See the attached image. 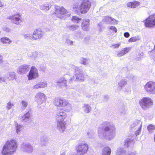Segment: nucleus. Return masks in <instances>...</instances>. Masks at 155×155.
<instances>
[{"instance_id": "obj_1", "label": "nucleus", "mask_w": 155, "mask_h": 155, "mask_svg": "<svg viewBox=\"0 0 155 155\" xmlns=\"http://www.w3.org/2000/svg\"><path fill=\"white\" fill-rule=\"evenodd\" d=\"M71 67L72 69L74 70V75L73 77H71L69 79L68 78L69 76L68 74H66L64 77L60 78L58 81L57 83L58 85L61 86H67V81L69 80V82H71L72 81H83L84 80V74H83L82 71L80 67H78L74 65H71Z\"/></svg>"}, {"instance_id": "obj_2", "label": "nucleus", "mask_w": 155, "mask_h": 155, "mask_svg": "<svg viewBox=\"0 0 155 155\" xmlns=\"http://www.w3.org/2000/svg\"><path fill=\"white\" fill-rule=\"evenodd\" d=\"M102 124L103 126V130L102 132L98 130L99 137H103L110 140L112 139L115 137V128L114 125L107 122H103Z\"/></svg>"}, {"instance_id": "obj_3", "label": "nucleus", "mask_w": 155, "mask_h": 155, "mask_svg": "<svg viewBox=\"0 0 155 155\" xmlns=\"http://www.w3.org/2000/svg\"><path fill=\"white\" fill-rule=\"evenodd\" d=\"M17 147V142L15 140H8L3 146L2 153L3 155H11L16 151Z\"/></svg>"}, {"instance_id": "obj_4", "label": "nucleus", "mask_w": 155, "mask_h": 155, "mask_svg": "<svg viewBox=\"0 0 155 155\" xmlns=\"http://www.w3.org/2000/svg\"><path fill=\"white\" fill-rule=\"evenodd\" d=\"M66 117V112L63 110L58 111L56 113L57 129L61 132H63L65 129L66 123L64 120Z\"/></svg>"}, {"instance_id": "obj_5", "label": "nucleus", "mask_w": 155, "mask_h": 155, "mask_svg": "<svg viewBox=\"0 0 155 155\" xmlns=\"http://www.w3.org/2000/svg\"><path fill=\"white\" fill-rule=\"evenodd\" d=\"M139 103L144 110H147L151 108L153 104V100L149 97H144L139 101Z\"/></svg>"}, {"instance_id": "obj_6", "label": "nucleus", "mask_w": 155, "mask_h": 155, "mask_svg": "<svg viewBox=\"0 0 155 155\" xmlns=\"http://www.w3.org/2000/svg\"><path fill=\"white\" fill-rule=\"evenodd\" d=\"M91 7V5L89 1L88 0H84L82 1L81 5L78 7L77 5H74L73 8H78V9L82 14H84L87 13L88 11Z\"/></svg>"}, {"instance_id": "obj_7", "label": "nucleus", "mask_w": 155, "mask_h": 155, "mask_svg": "<svg viewBox=\"0 0 155 155\" xmlns=\"http://www.w3.org/2000/svg\"><path fill=\"white\" fill-rule=\"evenodd\" d=\"M88 149V145L84 142L80 143L76 147L78 154L83 155L87 151Z\"/></svg>"}, {"instance_id": "obj_8", "label": "nucleus", "mask_w": 155, "mask_h": 155, "mask_svg": "<svg viewBox=\"0 0 155 155\" xmlns=\"http://www.w3.org/2000/svg\"><path fill=\"white\" fill-rule=\"evenodd\" d=\"M142 124V122L141 121L137 120L134 121L130 124V128L131 129H133L134 128L137 129L135 132V134L136 136L140 133Z\"/></svg>"}, {"instance_id": "obj_9", "label": "nucleus", "mask_w": 155, "mask_h": 155, "mask_svg": "<svg viewBox=\"0 0 155 155\" xmlns=\"http://www.w3.org/2000/svg\"><path fill=\"white\" fill-rule=\"evenodd\" d=\"M144 24L147 28L155 27V14L150 15L144 21Z\"/></svg>"}, {"instance_id": "obj_10", "label": "nucleus", "mask_w": 155, "mask_h": 155, "mask_svg": "<svg viewBox=\"0 0 155 155\" xmlns=\"http://www.w3.org/2000/svg\"><path fill=\"white\" fill-rule=\"evenodd\" d=\"M55 15L57 17L61 18L63 17V15L67 13L68 11L65 9L63 7L60 8L57 6H55Z\"/></svg>"}, {"instance_id": "obj_11", "label": "nucleus", "mask_w": 155, "mask_h": 155, "mask_svg": "<svg viewBox=\"0 0 155 155\" xmlns=\"http://www.w3.org/2000/svg\"><path fill=\"white\" fill-rule=\"evenodd\" d=\"M54 102L55 105L59 107H64L69 104L67 100L61 97L55 98Z\"/></svg>"}, {"instance_id": "obj_12", "label": "nucleus", "mask_w": 155, "mask_h": 155, "mask_svg": "<svg viewBox=\"0 0 155 155\" xmlns=\"http://www.w3.org/2000/svg\"><path fill=\"white\" fill-rule=\"evenodd\" d=\"M144 88L148 93L155 94V82H149L144 86Z\"/></svg>"}, {"instance_id": "obj_13", "label": "nucleus", "mask_w": 155, "mask_h": 155, "mask_svg": "<svg viewBox=\"0 0 155 155\" xmlns=\"http://www.w3.org/2000/svg\"><path fill=\"white\" fill-rule=\"evenodd\" d=\"M38 76V69L35 67L32 66L31 68L28 77L29 80L34 79Z\"/></svg>"}, {"instance_id": "obj_14", "label": "nucleus", "mask_w": 155, "mask_h": 155, "mask_svg": "<svg viewBox=\"0 0 155 155\" xmlns=\"http://www.w3.org/2000/svg\"><path fill=\"white\" fill-rule=\"evenodd\" d=\"M36 101L38 104H41L45 102V95L41 92L38 93L35 96Z\"/></svg>"}, {"instance_id": "obj_15", "label": "nucleus", "mask_w": 155, "mask_h": 155, "mask_svg": "<svg viewBox=\"0 0 155 155\" xmlns=\"http://www.w3.org/2000/svg\"><path fill=\"white\" fill-rule=\"evenodd\" d=\"M21 148L23 151L28 153L31 152L33 150L32 146L29 143H23L21 146Z\"/></svg>"}, {"instance_id": "obj_16", "label": "nucleus", "mask_w": 155, "mask_h": 155, "mask_svg": "<svg viewBox=\"0 0 155 155\" xmlns=\"http://www.w3.org/2000/svg\"><path fill=\"white\" fill-rule=\"evenodd\" d=\"M30 69V66L27 65H22L20 66L18 70V73L23 74L28 71Z\"/></svg>"}, {"instance_id": "obj_17", "label": "nucleus", "mask_w": 155, "mask_h": 155, "mask_svg": "<svg viewBox=\"0 0 155 155\" xmlns=\"http://www.w3.org/2000/svg\"><path fill=\"white\" fill-rule=\"evenodd\" d=\"M102 21L107 24H115L117 23L115 19L109 16L104 17Z\"/></svg>"}, {"instance_id": "obj_18", "label": "nucleus", "mask_w": 155, "mask_h": 155, "mask_svg": "<svg viewBox=\"0 0 155 155\" xmlns=\"http://www.w3.org/2000/svg\"><path fill=\"white\" fill-rule=\"evenodd\" d=\"M43 35V32L41 29H38L35 31L33 34V38L35 39H40L41 38Z\"/></svg>"}, {"instance_id": "obj_19", "label": "nucleus", "mask_w": 155, "mask_h": 155, "mask_svg": "<svg viewBox=\"0 0 155 155\" xmlns=\"http://www.w3.org/2000/svg\"><path fill=\"white\" fill-rule=\"evenodd\" d=\"M89 20L88 19L84 20L81 25L82 29L84 31H88L89 29Z\"/></svg>"}, {"instance_id": "obj_20", "label": "nucleus", "mask_w": 155, "mask_h": 155, "mask_svg": "<svg viewBox=\"0 0 155 155\" xmlns=\"http://www.w3.org/2000/svg\"><path fill=\"white\" fill-rule=\"evenodd\" d=\"M30 117V113L29 111L27 112L23 116H21L19 118L22 122L25 123L29 121Z\"/></svg>"}, {"instance_id": "obj_21", "label": "nucleus", "mask_w": 155, "mask_h": 155, "mask_svg": "<svg viewBox=\"0 0 155 155\" xmlns=\"http://www.w3.org/2000/svg\"><path fill=\"white\" fill-rule=\"evenodd\" d=\"M10 18L12 20V22L16 25H18L21 22L20 18L17 15H14L11 16Z\"/></svg>"}, {"instance_id": "obj_22", "label": "nucleus", "mask_w": 155, "mask_h": 155, "mask_svg": "<svg viewBox=\"0 0 155 155\" xmlns=\"http://www.w3.org/2000/svg\"><path fill=\"white\" fill-rule=\"evenodd\" d=\"M130 50V47H127L124 48L117 54V56L118 57H120L123 56L128 52Z\"/></svg>"}, {"instance_id": "obj_23", "label": "nucleus", "mask_w": 155, "mask_h": 155, "mask_svg": "<svg viewBox=\"0 0 155 155\" xmlns=\"http://www.w3.org/2000/svg\"><path fill=\"white\" fill-rule=\"evenodd\" d=\"M140 3L137 1H134L133 2H128L127 4V6L128 7L135 8L140 5Z\"/></svg>"}, {"instance_id": "obj_24", "label": "nucleus", "mask_w": 155, "mask_h": 155, "mask_svg": "<svg viewBox=\"0 0 155 155\" xmlns=\"http://www.w3.org/2000/svg\"><path fill=\"white\" fill-rule=\"evenodd\" d=\"M15 72H12L7 74L5 76V77L6 79H7V81L8 80L12 81L15 78Z\"/></svg>"}, {"instance_id": "obj_25", "label": "nucleus", "mask_w": 155, "mask_h": 155, "mask_svg": "<svg viewBox=\"0 0 155 155\" xmlns=\"http://www.w3.org/2000/svg\"><path fill=\"white\" fill-rule=\"evenodd\" d=\"M134 143V141L133 139L127 138L124 140V145L127 147H128L129 146H132Z\"/></svg>"}, {"instance_id": "obj_26", "label": "nucleus", "mask_w": 155, "mask_h": 155, "mask_svg": "<svg viewBox=\"0 0 155 155\" xmlns=\"http://www.w3.org/2000/svg\"><path fill=\"white\" fill-rule=\"evenodd\" d=\"M111 153V149L109 147H104L102 151V154L105 155H110Z\"/></svg>"}, {"instance_id": "obj_27", "label": "nucleus", "mask_w": 155, "mask_h": 155, "mask_svg": "<svg viewBox=\"0 0 155 155\" xmlns=\"http://www.w3.org/2000/svg\"><path fill=\"white\" fill-rule=\"evenodd\" d=\"M83 111L86 113H89L91 110V107L88 104H84L82 107Z\"/></svg>"}, {"instance_id": "obj_28", "label": "nucleus", "mask_w": 155, "mask_h": 155, "mask_svg": "<svg viewBox=\"0 0 155 155\" xmlns=\"http://www.w3.org/2000/svg\"><path fill=\"white\" fill-rule=\"evenodd\" d=\"M127 83V80L126 79H123L120 81L118 83V85L119 86V87L118 88V90H121L122 87L126 85Z\"/></svg>"}, {"instance_id": "obj_29", "label": "nucleus", "mask_w": 155, "mask_h": 155, "mask_svg": "<svg viewBox=\"0 0 155 155\" xmlns=\"http://www.w3.org/2000/svg\"><path fill=\"white\" fill-rule=\"evenodd\" d=\"M116 155H125V151L122 147L118 148L116 151Z\"/></svg>"}, {"instance_id": "obj_30", "label": "nucleus", "mask_w": 155, "mask_h": 155, "mask_svg": "<svg viewBox=\"0 0 155 155\" xmlns=\"http://www.w3.org/2000/svg\"><path fill=\"white\" fill-rule=\"evenodd\" d=\"M52 6V5L49 6V5L47 4L42 5L40 6V9L45 11H48L51 8Z\"/></svg>"}, {"instance_id": "obj_31", "label": "nucleus", "mask_w": 155, "mask_h": 155, "mask_svg": "<svg viewBox=\"0 0 155 155\" xmlns=\"http://www.w3.org/2000/svg\"><path fill=\"white\" fill-rule=\"evenodd\" d=\"M119 112L121 114L125 115L127 114V107L126 106L121 107L119 109Z\"/></svg>"}, {"instance_id": "obj_32", "label": "nucleus", "mask_w": 155, "mask_h": 155, "mask_svg": "<svg viewBox=\"0 0 155 155\" xmlns=\"http://www.w3.org/2000/svg\"><path fill=\"white\" fill-rule=\"evenodd\" d=\"M1 41L3 44H10L12 42L11 40L6 37L2 38L1 39Z\"/></svg>"}, {"instance_id": "obj_33", "label": "nucleus", "mask_w": 155, "mask_h": 155, "mask_svg": "<svg viewBox=\"0 0 155 155\" xmlns=\"http://www.w3.org/2000/svg\"><path fill=\"white\" fill-rule=\"evenodd\" d=\"M147 128L149 133H152L155 130V125L150 124L147 126Z\"/></svg>"}, {"instance_id": "obj_34", "label": "nucleus", "mask_w": 155, "mask_h": 155, "mask_svg": "<svg viewBox=\"0 0 155 155\" xmlns=\"http://www.w3.org/2000/svg\"><path fill=\"white\" fill-rule=\"evenodd\" d=\"M79 27L78 26L76 25H69L67 26V28L70 31H74L77 30Z\"/></svg>"}, {"instance_id": "obj_35", "label": "nucleus", "mask_w": 155, "mask_h": 155, "mask_svg": "<svg viewBox=\"0 0 155 155\" xmlns=\"http://www.w3.org/2000/svg\"><path fill=\"white\" fill-rule=\"evenodd\" d=\"M24 38L25 39L32 40H33V36L32 34L27 33L23 35Z\"/></svg>"}, {"instance_id": "obj_36", "label": "nucleus", "mask_w": 155, "mask_h": 155, "mask_svg": "<svg viewBox=\"0 0 155 155\" xmlns=\"http://www.w3.org/2000/svg\"><path fill=\"white\" fill-rule=\"evenodd\" d=\"M21 104H22V106L21 107V109L22 110H24L27 106L28 103L25 100H23L21 101Z\"/></svg>"}, {"instance_id": "obj_37", "label": "nucleus", "mask_w": 155, "mask_h": 155, "mask_svg": "<svg viewBox=\"0 0 155 155\" xmlns=\"http://www.w3.org/2000/svg\"><path fill=\"white\" fill-rule=\"evenodd\" d=\"M15 127L16 132L18 134L23 129V126L18 124L16 125Z\"/></svg>"}, {"instance_id": "obj_38", "label": "nucleus", "mask_w": 155, "mask_h": 155, "mask_svg": "<svg viewBox=\"0 0 155 155\" xmlns=\"http://www.w3.org/2000/svg\"><path fill=\"white\" fill-rule=\"evenodd\" d=\"M81 64L85 65H87L89 64V63L88 60L86 58H81L80 59Z\"/></svg>"}, {"instance_id": "obj_39", "label": "nucleus", "mask_w": 155, "mask_h": 155, "mask_svg": "<svg viewBox=\"0 0 155 155\" xmlns=\"http://www.w3.org/2000/svg\"><path fill=\"white\" fill-rule=\"evenodd\" d=\"M81 20V18H79L77 16H73L72 19V21H74L77 23H79L80 21Z\"/></svg>"}, {"instance_id": "obj_40", "label": "nucleus", "mask_w": 155, "mask_h": 155, "mask_svg": "<svg viewBox=\"0 0 155 155\" xmlns=\"http://www.w3.org/2000/svg\"><path fill=\"white\" fill-rule=\"evenodd\" d=\"M140 40V38L139 37L137 36L133 37L130 38L129 40V42H134L136 41L139 40Z\"/></svg>"}, {"instance_id": "obj_41", "label": "nucleus", "mask_w": 155, "mask_h": 155, "mask_svg": "<svg viewBox=\"0 0 155 155\" xmlns=\"http://www.w3.org/2000/svg\"><path fill=\"white\" fill-rule=\"evenodd\" d=\"M40 88H43L46 87L47 86V84L46 82H39Z\"/></svg>"}, {"instance_id": "obj_42", "label": "nucleus", "mask_w": 155, "mask_h": 155, "mask_svg": "<svg viewBox=\"0 0 155 155\" xmlns=\"http://www.w3.org/2000/svg\"><path fill=\"white\" fill-rule=\"evenodd\" d=\"M14 106V104L13 103H12L10 102H8L6 105V108L8 110H9L11 109L12 107Z\"/></svg>"}, {"instance_id": "obj_43", "label": "nucleus", "mask_w": 155, "mask_h": 155, "mask_svg": "<svg viewBox=\"0 0 155 155\" xmlns=\"http://www.w3.org/2000/svg\"><path fill=\"white\" fill-rule=\"evenodd\" d=\"M139 57L137 58V60H140L144 57L143 53V52L139 53L138 55Z\"/></svg>"}, {"instance_id": "obj_44", "label": "nucleus", "mask_w": 155, "mask_h": 155, "mask_svg": "<svg viewBox=\"0 0 155 155\" xmlns=\"http://www.w3.org/2000/svg\"><path fill=\"white\" fill-rule=\"evenodd\" d=\"M108 28L109 29L112 30L115 32H117V29L114 26H108Z\"/></svg>"}, {"instance_id": "obj_45", "label": "nucleus", "mask_w": 155, "mask_h": 155, "mask_svg": "<svg viewBox=\"0 0 155 155\" xmlns=\"http://www.w3.org/2000/svg\"><path fill=\"white\" fill-rule=\"evenodd\" d=\"M66 42L69 45H70L71 46L73 45V41L69 39H66Z\"/></svg>"}, {"instance_id": "obj_46", "label": "nucleus", "mask_w": 155, "mask_h": 155, "mask_svg": "<svg viewBox=\"0 0 155 155\" xmlns=\"http://www.w3.org/2000/svg\"><path fill=\"white\" fill-rule=\"evenodd\" d=\"M7 81V79L5 77V76L4 77H2L0 76V82H5Z\"/></svg>"}, {"instance_id": "obj_47", "label": "nucleus", "mask_w": 155, "mask_h": 155, "mask_svg": "<svg viewBox=\"0 0 155 155\" xmlns=\"http://www.w3.org/2000/svg\"><path fill=\"white\" fill-rule=\"evenodd\" d=\"M81 34V32L80 31H77L74 34V36L76 37H79L80 35Z\"/></svg>"}, {"instance_id": "obj_48", "label": "nucleus", "mask_w": 155, "mask_h": 155, "mask_svg": "<svg viewBox=\"0 0 155 155\" xmlns=\"http://www.w3.org/2000/svg\"><path fill=\"white\" fill-rule=\"evenodd\" d=\"M32 55L31 57L32 58L35 59L37 58L38 56V52L37 51H34L32 53Z\"/></svg>"}, {"instance_id": "obj_49", "label": "nucleus", "mask_w": 155, "mask_h": 155, "mask_svg": "<svg viewBox=\"0 0 155 155\" xmlns=\"http://www.w3.org/2000/svg\"><path fill=\"white\" fill-rule=\"evenodd\" d=\"M120 46V44H117L112 45L110 46V47L113 48H118Z\"/></svg>"}, {"instance_id": "obj_50", "label": "nucleus", "mask_w": 155, "mask_h": 155, "mask_svg": "<svg viewBox=\"0 0 155 155\" xmlns=\"http://www.w3.org/2000/svg\"><path fill=\"white\" fill-rule=\"evenodd\" d=\"M137 153L136 151H128L126 154V155H136Z\"/></svg>"}, {"instance_id": "obj_51", "label": "nucleus", "mask_w": 155, "mask_h": 155, "mask_svg": "<svg viewBox=\"0 0 155 155\" xmlns=\"http://www.w3.org/2000/svg\"><path fill=\"white\" fill-rule=\"evenodd\" d=\"M152 52L153 54L151 55V58L155 61V49L152 50Z\"/></svg>"}, {"instance_id": "obj_52", "label": "nucleus", "mask_w": 155, "mask_h": 155, "mask_svg": "<svg viewBox=\"0 0 155 155\" xmlns=\"http://www.w3.org/2000/svg\"><path fill=\"white\" fill-rule=\"evenodd\" d=\"M127 78L131 81L135 80V77L134 76L130 75L128 76Z\"/></svg>"}, {"instance_id": "obj_53", "label": "nucleus", "mask_w": 155, "mask_h": 155, "mask_svg": "<svg viewBox=\"0 0 155 155\" xmlns=\"http://www.w3.org/2000/svg\"><path fill=\"white\" fill-rule=\"evenodd\" d=\"M40 86L39 85V83L36 84L35 85L33 86L32 88L34 89H37L40 88Z\"/></svg>"}, {"instance_id": "obj_54", "label": "nucleus", "mask_w": 155, "mask_h": 155, "mask_svg": "<svg viewBox=\"0 0 155 155\" xmlns=\"http://www.w3.org/2000/svg\"><path fill=\"white\" fill-rule=\"evenodd\" d=\"M3 30H4V31H6V32H9L11 31V29L7 27H4V28H3Z\"/></svg>"}, {"instance_id": "obj_55", "label": "nucleus", "mask_w": 155, "mask_h": 155, "mask_svg": "<svg viewBox=\"0 0 155 155\" xmlns=\"http://www.w3.org/2000/svg\"><path fill=\"white\" fill-rule=\"evenodd\" d=\"M104 102H106L108 100L109 97L107 95H105L104 96Z\"/></svg>"}, {"instance_id": "obj_56", "label": "nucleus", "mask_w": 155, "mask_h": 155, "mask_svg": "<svg viewBox=\"0 0 155 155\" xmlns=\"http://www.w3.org/2000/svg\"><path fill=\"white\" fill-rule=\"evenodd\" d=\"M3 62V56L2 55L0 54V64H2Z\"/></svg>"}, {"instance_id": "obj_57", "label": "nucleus", "mask_w": 155, "mask_h": 155, "mask_svg": "<svg viewBox=\"0 0 155 155\" xmlns=\"http://www.w3.org/2000/svg\"><path fill=\"white\" fill-rule=\"evenodd\" d=\"M124 35L125 37L128 38L130 36V34L128 32H126L124 33Z\"/></svg>"}, {"instance_id": "obj_58", "label": "nucleus", "mask_w": 155, "mask_h": 155, "mask_svg": "<svg viewBox=\"0 0 155 155\" xmlns=\"http://www.w3.org/2000/svg\"><path fill=\"white\" fill-rule=\"evenodd\" d=\"M84 40L86 42H87L90 39V37L88 36L85 37L84 38Z\"/></svg>"}, {"instance_id": "obj_59", "label": "nucleus", "mask_w": 155, "mask_h": 155, "mask_svg": "<svg viewBox=\"0 0 155 155\" xmlns=\"http://www.w3.org/2000/svg\"><path fill=\"white\" fill-rule=\"evenodd\" d=\"M86 97L90 98L91 96V94L90 93H87L85 95Z\"/></svg>"}, {"instance_id": "obj_60", "label": "nucleus", "mask_w": 155, "mask_h": 155, "mask_svg": "<svg viewBox=\"0 0 155 155\" xmlns=\"http://www.w3.org/2000/svg\"><path fill=\"white\" fill-rule=\"evenodd\" d=\"M93 134L89 132L87 133V134L89 137H92L93 136Z\"/></svg>"}, {"instance_id": "obj_61", "label": "nucleus", "mask_w": 155, "mask_h": 155, "mask_svg": "<svg viewBox=\"0 0 155 155\" xmlns=\"http://www.w3.org/2000/svg\"><path fill=\"white\" fill-rule=\"evenodd\" d=\"M3 7V5H2L1 2L0 0V7Z\"/></svg>"}, {"instance_id": "obj_62", "label": "nucleus", "mask_w": 155, "mask_h": 155, "mask_svg": "<svg viewBox=\"0 0 155 155\" xmlns=\"http://www.w3.org/2000/svg\"><path fill=\"white\" fill-rule=\"evenodd\" d=\"M65 151L63 152L62 153H61L60 155H65Z\"/></svg>"}, {"instance_id": "obj_63", "label": "nucleus", "mask_w": 155, "mask_h": 155, "mask_svg": "<svg viewBox=\"0 0 155 155\" xmlns=\"http://www.w3.org/2000/svg\"><path fill=\"white\" fill-rule=\"evenodd\" d=\"M96 96H97L98 95H99V93L97 92H96Z\"/></svg>"}, {"instance_id": "obj_64", "label": "nucleus", "mask_w": 155, "mask_h": 155, "mask_svg": "<svg viewBox=\"0 0 155 155\" xmlns=\"http://www.w3.org/2000/svg\"><path fill=\"white\" fill-rule=\"evenodd\" d=\"M45 68H41V70H43L44 69H45Z\"/></svg>"}]
</instances>
